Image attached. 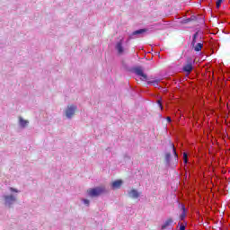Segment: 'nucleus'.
Masks as SVG:
<instances>
[{
	"label": "nucleus",
	"instance_id": "obj_1",
	"mask_svg": "<svg viewBox=\"0 0 230 230\" xmlns=\"http://www.w3.org/2000/svg\"><path fill=\"white\" fill-rule=\"evenodd\" d=\"M105 191V187L103 186L87 190L89 197H100V195H103Z\"/></svg>",
	"mask_w": 230,
	"mask_h": 230
},
{
	"label": "nucleus",
	"instance_id": "obj_2",
	"mask_svg": "<svg viewBox=\"0 0 230 230\" xmlns=\"http://www.w3.org/2000/svg\"><path fill=\"white\" fill-rule=\"evenodd\" d=\"M135 73L136 75H137V76H140V80H142L143 82L148 80V75H146L145 72H143V68L141 66L136 67Z\"/></svg>",
	"mask_w": 230,
	"mask_h": 230
},
{
	"label": "nucleus",
	"instance_id": "obj_3",
	"mask_svg": "<svg viewBox=\"0 0 230 230\" xmlns=\"http://www.w3.org/2000/svg\"><path fill=\"white\" fill-rule=\"evenodd\" d=\"M76 106L71 104L68 105L66 110V116L68 119H71L73 116H75V112H76Z\"/></svg>",
	"mask_w": 230,
	"mask_h": 230
},
{
	"label": "nucleus",
	"instance_id": "obj_4",
	"mask_svg": "<svg viewBox=\"0 0 230 230\" xmlns=\"http://www.w3.org/2000/svg\"><path fill=\"white\" fill-rule=\"evenodd\" d=\"M183 71L187 75H190L193 71V63L191 62V58L187 59V64L183 66Z\"/></svg>",
	"mask_w": 230,
	"mask_h": 230
},
{
	"label": "nucleus",
	"instance_id": "obj_5",
	"mask_svg": "<svg viewBox=\"0 0 230 230\" xmlns=\"http://www.w3.org/2000/svg\"><path fill=\"white\" fill-rule=\"evenodd\" d=\"M124 39L121 38L115 45V49H117L119 55H123L125 49L123 48Z\"/></svg>",
	"mask_w": 230,
	"mask_h": 230
},
{
	"label": "nucleus",
	"instance_id": "obj_6",
	"mask_svg": "<svg viewBox=\"0 0 230 230\" xmlns=\"http://www.w3.org/2000/svg\"><path fill=\"white\" fill-rule=\"evenodd\" d=\"M4 200H5V206H12V204L15 202V197H13V195L4 196Z\"/></svg>",
	"mask_w": 230,
	"mask_h": 230
},
{
	"label": "nucleus",
	"instance_id": "obj_7",
	"mask_svg": "<svg viewBox=\"0 0 230 230\" xmlns=\"http://www.w3.org/2000/svg\"><path fill=\"white\" fill-rule=\"evenodd\" d=\"M191 46L194 51H196V53H199V51H202V48H204V43L201 41L199 43H194V45Z\"/></svg>",
	"mask_w": 230,
	"mask_h": 230
},
{
	"label": "nucleus",
	"instance_id": "obj_8",
	"mask_svg": "<svg viewBox=\"0 0 230 230\" xmlns=\"http://www.w3.org/2000/svg\"><path fill=\"white\" fill-rule=\"evenodd\" d=\"M122 184H123V181L117 180L111 183V188H112V190H119V188H121Z\"/></svg>",
	"mask_w": 230,
	"mask_h": 230
},
{
	"label": "nucleus",
	"instance_id": "obj_9",
	"mask_svg": "<svg viewBox=\"0 0 230 230\" xmlns=\"http://www.w3.org/2000/svg\"><path fill=\"white\" fill-rule=\"evenodd\" d=\"M128 196L130 197V199H139V192L137 191V190L132 189L128 192Z\"/></svg>",
	"mask_w": 230,
	"mask_h": 230
},
{
	"label": "nucleus",
	"instance_id": "obj_10",
	"mask_svg": "<svg viewBox=\"0 0 230 230\" xmlns=\"http://www.w3.org/2000/svg\"><path fill=\"white\" fill-rule=\"evenodd\" d=\"M173 223V220L172 218L167 219L164 224L162 226V229H166V227H170L172 224Z\"/></svg>",
	"mask_w": 230,
	"mask_h": 230
},
{
	"label": "nucleus",
	"instance_id": "obj_11",
	"mask_svg": "<svg viewBox=\"0 0 230 230\" xmlns=\"http://www.w3.org/2000/svg\"><path fill=\"white\" fill-rule=\"evenodd\" d=\"M146 31H148V29H139L133 31L132 35H141V33H146Z\"/></svg>",
	"mask_w": 230,
	"mask_h": 230
},
{
	"label": "nucleus",
	"instance_id": "obj_12",
	"mask_svg": "<svg viewBox=\"0 0 230 230\" xmlns=\"http://www.w3.org/2000/svg\"><path fill=\"white\" fill-rule=\"evenodd\" d=\"M197 39H199V31H196L192 36L191 46H195L197 44Z\"/></svg>",
	"mask_w": 230,
	"mask_h": 230
},
{
	"label": "nucleus",
	"instance_id": "obj_13",
	"mask_svg": "<svg viewBox=\"0 0 230 230\" xmlns=\"http://www.w3.org/2000/svg\"><path fill=\"white\" fill-rule=\"evenodd\" d=\"M159 82H161V79H155L153 81H148L147 84L157 87V85H159Z\"/></svg>",
	"mask_w": 230,
	"mask_h": 230
},
{
	"label": "nucleus",
	"instance_id": "obj_14",
	"mask_svg": "<svg viewBox=\"0 0 230 230\" xmlns=\"http://www.w3.org/2000/svg\"><path fill=\"white\" fill-rule=\"evenodd\" d=\"M20 125L21 127H27L28 126V120L22 119V118H20Z\"/></svg>",
	"mask_w": 230,
	"mask_h": 230
},
{
	"label": "nucleus",
	"instance_id": "obj_15",
	"mask_svg": "<svg viewBox=\"0 0 230 230\" xmlns=\"http://www.w3.org/2000/svg\"><path fill=\"white\" fill-rule=\"evenodd\" d=\"M182 209H183V211L180 216L181 220H182L183 218H186V208H184V206H182Z\"/></svg>",
	"mask_w": 230,
	"mask_h": 230
},
{
	"label": "nucleus",
	"instance_id": "obj_16",
	"mask_svg": "<svg viewBox=\"0 0 230 230\" xmlns=\"http://www.w3.org/2000/svg\"><path fill=\"white\" fill-rule=\"evenodd\" d=\"M171 157H172V154H170V153H166L165 154V161H166V163H170Z\"/></svg>",
	"mask_w": 230,
	"mask_h": 230
},
{
	"label": "nucleus",
	"instance_id": "obj_17",
	"mask_svg": "<svg viewBox=\"0 0 230 230\" xmlns=\"http://www.w3.org/2000/svg\"><path fill=\"white\" fill-rule=\"evenodd\" d=\"M171 146L172 148V154H174L175 157H178L177 150L175 149V146L173 144H171Z\"/></svg>",
	"mask_w": 230,
	"mask_h": 230
},
{
	"label": "nucleus",
	"instance_id": "obj_18",
	"mask_svg": "<svg viewBox=\"0 0 230 230\" xmlns=\"http://www.w3.org/2000/svg\"><path fill=\"white\" fill-rule=\"evenodd\" d=\"M224 0H216V6L217 8H220Z\"/></svg>",
	"mask_w": 230,
	"mask_h": 230
},
{
	"label": "nucleus",
	"instance_id": "obj_19",
	"mask_svg": "<svg viewBox=\"0 0 230 230\" xmlns=\"http://www.w3.org/2000/svg\"><path fill=\"white\" fill-rule=\"evenodd\" d=\"M183 162L185 163V164L188 163V154L186 153L183 154Z\"/></svg>",
	"mask_w": 230,
	"mask_h": 230
},
{
	"label": "nucleus",
	"instance_id": "obj_20",
	"mask_svg": "<svg viewBox=\"0 0 230 230\" xmlns=\"http://www.w3.org/2000/svg\"><path fill=\"white\" fill-rule=\"evenodd\" d=\"M157 103H158V105H159L161 111H163V103L161 102V100H158V101H157Z\"/></svg>",
	"mask_w": 230,
	"mask_h": 230
},
{
	"label": "nucleus",
	"instance_id": "obj_21",
	"mask_svg": "<svg viewBox=\"0 0 230 230\" xmlns=\"http://www.w3.org/2000/svg\"><path fill=\"white\" fill-rule=\"evenodd\" d=\"M10 190L11 191H13L14 193H19V190H17V189H14V188H10Z\"/></svg>",
	"mask_w": 230,
	"mask_h": 230
},
{
	"label": "nucleus",
	"instance_id": "obj_22",
	"mask_svg": "<svg viewBox=\"0 0 230 230\" xmlns=\"http://www.w3.org/2000/svg\"><path fill=\"white\" fill-rule=\"evenodd\" d=\"M180 230H186V226L184 225H181Z\"/></svg>",
	"mask_w": 230,
	"mask_h": 230
},
{
	"label": "nucleus",
	"instance_id": "obj_23",
	"mask_svg": "<svg viewBox=\"0 0 230 230\" xmlns=\"http://www.w3.org/2000/svg\"><path fill=\"white\" fill-rule=\"evenodd\" d=\"M84 203L86 204V206H89V199H84Z\"/></svg>",
	"mask_w": 230,
	"mask_h": 230
},
{
	"label": "nucleus",
	"instance_id": "obj_24",
	"mask_svg": "<svg viewBox=\"0 0 230 230\" xmlns=\"http://www.w3.org/2000/svg\"><path fill=\"white\" fill-rule=\"evenodd\" d=\"M166 119H167L168 123H171V122H172V118L167 117Z\"/></svg>",
	"mask_w": 230,
	"mask_h": 230
}]
</instances>
